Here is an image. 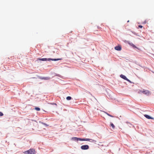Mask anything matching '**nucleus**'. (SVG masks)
Listing matches in <instances>:
<instances>
[{
    "instance_id": "f8f14e48",
    "label": "nucleus",
    "mask_w": 154,
    "mask_h": 154,
    "mask_svg": "<svg viewBox=\"0 0 154 154\" xmlns=\"http://www.w3.org/2000/svg\"><path fill=\"white\" fill-rule=\"evenodd\" d=\"M110 126L112 127V128L113 129H114L115 128V126L112 123H110Z\"/></svg>"
},
{
    "instance_id": "f3484780",
    "label": "nucleus",
    "mask_w": 154,
    "mask_h": 154,
    "mask_svg": "<svg viewBox=\"0 0 154 154\" xmlns=\"http://www.w3.org/2000/svg\"><path fill=\"white\" fill-rule=\"evenodd\" d=\"M143 90H140L138 91L139 93H143Z\"/></svg>"
},
{
    "instance_id": "7ed1b4c3",
    "label": "nucleus",
    "mask_w": 154,
    "mask_h": 154,
    "mask_svg": "<svg viewBox=\"0 0 154 154\" xmlns=\"http://www.w3.org/2000/svg\"><path fill=\"white\" fill-rule=\"evenodd\" d=\"M142 93L145 94L149 95L150 94V92L149 91L143 89Z\"/></svg>"
},
{
    "instance_id": "6ab92c4d",
    "label": "nucleus",
    "mask_w": 154,
    "mask_h": 154,
    "mask_svg": "<svg viewBox=\"0 0 154 154\" xmlns=\"http://www.w3.org/2000/svg\"><path fill=\"white\" fill-rule=\"evenodd\" d=\"M138 27L140 28H142L143 27V26L141 25H139Z\"/></svg>"
},
{
    "instance_id": "0eeeda50",
    "label": "nucleus",
    "mask_w": 154,
    "mask_h": 154,
    "mask_svg": "<svg viewBox=\"0 0 154 154\" xmlns=\"http://www.w3.org/2000/svg\"><path fill=\"white\" fill-rule=\"evenodd\" d=\"M144 116L146 117V118L149 119H154L152 117L150 116H149V115H144Z\"/></svg>"
},
{
    "instance_id": "a211bd4d",
    "label": "nucleus",
    "mask_w": 154,
    "mask_h": 154,
    "mask_svg": "<svg viewBox=\"0 0 154 154\" xmlns=\"http://www.w3.org/2000/svg\"><path fill=\"white\" fill-rule=\"evenodd\" d=\"M3 115V113L2 112H0V116H2Z\"/></svg>"
},
{
    "instance_id": "39448f33",
    "label": "nucleus",
    "mask_w": 154,
    "mask_h": 154,
    "mask_svg": "<svg viewBox=\"0 0 154 154\" xmlns=\"http://www.w3.org/2000/svg\"><path fill=\"white\" fill-rule=\"evenodd\" d=\"M80 141H90V139L88 138H85V139H82L80 138H78V140Z\"/></svg>"
},
{
    "instance_id": "20e7f679",
    "label": "nucleus",
    "mask_w": 154,
    "mask_h": 154,
    "mask_svg": "<svg viewBox=\"0 0 154 154\" xmlns=\"http://www.w3.org/2000/svg\"><path fill=\"white\" fill-rule=\"evenodd\" d=\"M120 76L121 78L124 79H125L128 81L130 82V81L128 79L125 75L122 74L120 75Z\"/></svg>"
},
{
    "instance_id": "f257e3e1",
    "label": "nucleus",
    "mask_w": 154,
    "mask_h": 154,
    "mask_svg": "<svg viewBox=\"0 0 154 154\" xmlns=\"http://www.w3.org/2000/svg\"><path fill=\"white\" fill-rule=\"evenodd\" d=\"M23 153L25 154H35V149H31L29 150L24 152Z\"/></svg>"
},
{
    "instance_id": "1a4fd4ad",
    "label": "nucleus",
    "mask_w": 154,
    "mask_h": 154,
    "mask_svg": "<svg viewBox=\"0 0 154 154\" xmlns=\"http://www.w3.org/2000/svg\"><path fill=\"white\" fill-rule=\"evenodd\" d=\"M40 78L41 79H44L45 80H47L49 79L48 77H40Z\"/></svg>"
},
{
    "instance_id": "412c9836",
    "label": "nucleus",
    "mask_w": 154,
    "mask_h": 154,
    "mask_svg": "<svg viewBox=\"0 0 154 154\" xmlns=\"http://www.w3.org/2000/svg\"><path fill=\"white\" fill-rule=\"evenodd\" d=\"M129 22V20H128V22Z\"/></svg>"
},
{
    "instance_id": "ddd939ff",
    "label": "nucleus",
    "mask_w": 154,
    "mask_h": 154,
    "mask_svg": "<svg viewBox=\"0 0 154 154\" xmlns=\"http://www.w3.org/2000/svg\"><path fill=\"white\" fill-rule=\"evenodd\" d=\"M72 99V97L70 96H68L66 97V99L67 100H71Z\"/></svg>"
},
{
    "instance_id": "f03ea898",
    "label": "nucleus",
    "mask_w": 154,
    "mask_h": 154,
    "mask_svg": "<svg viewBox=\"0 0 154 154\" xmlns=\"http://www.w3.org/2000/svg\"><path fill=\"white\" fill-rule=\"evenodd\" d=\"M81 148L83 150L88 149L89 148V146L88 145H84L81 146Z\"/></svg>"
},
{
    "instance_id": "9b49d317",
    "label": "nucleus",
    "mask_w": 154,
    "mask_h": 154,
    "mask_svg": "<svg viewBox=\"0 0 154 154\" xmlns=\"http://www.w3.org/2000/svg\"><path fill=\"white\" fill-rule=\"evenodd\" d=\"M39 60H42V61H46V60H48V59L45 58H41L39 59Z\"/></svg>"
},
{
    "instance_id": "423d86ee",
    "label": "nucleus",
    "mask_w": 154,
    "mask_h": 154,
    "mask_svg": "<svg viewBox=\"0 0 154 154\" xmlns=\"http://www.w3.org/2000/svg\"><path fill=\"white\" fill-rule=\"evenodd\" d=\"M115 49L117 51H120L121 50V48L120 46H116L115 47Z\"/></svg>"
},
{
    "instance_id": "aec40b11",
    "label": "nucleus",
    "mask_w": 154,
    "mask_h": 154,
    "mask_svg": "<svg viewBox=\"0 0 154 154\" xmlns=\"http://www.w3.org/2000/svg\"><path fill=\"white\" fill-rule=\"evenodd\" d=\"M143 23H144V24H145L146 23V20H145L143 22Z\"/></svg>"
},
{
    "instance_id": "dca6fc26",
    "label": "nucleus",
    "mask_w": 154,
    "mask_h": 154,
    "mask_svg": "<svg viewBox=\"0 0 154 154\" xmlns=\"http://www.w3.org/2000/svg\"><path fill=\"white\" fill-rule=\"evenodd\" d=\"M105 113H106V114L108 116H110V117H113V116H112L111 115H110L109 114V113H107V112H105Z\"/></svg>"
},
{
    "instance_id": "6e6552de",
    "label": "nucleus",
    "mask_w": 154,
    "mask_h": 154,
    "mask_svg": "<svg viewBox=\"0 0 154 154\" xmlns=\"http://www.w3.org/2000/svg\"><path fill=\"white\" fill-rule=\"evenodd\" d=\"M61 59H51V58H48V60L49 61L50 60H54V61H57L59 60H60Z\"/></svg>"
},
{
    "instance_id": "9d476101",
    "label": "nucleus",
    "mask_w": 154,
    "mask_h": 154,
    "mask_svg": "<svg viewBox=\"0 0 154 154\" xmlns=\"http://www.w3.org/2000/svg\"><path fill=\"white\" fill-rule=\"evenodd\" d=\"M129 44L131 46H132L133 48H137V47L134 44H133L132 43H129Z\"/></svg>"
},
{
    "instance_id": "2eb2a0df",
    "label": "nucleus",
    "mask_w": 154,
    "mask_h": 154,
    "mask_svg": "<svg viewBox=\"0 0 154 154\" xmlns=\"http://www.w3.org/2000/svg\"><path fill=\"white\" fill-rule=\"evenodd\" d=\"M35 109L37 111H40V108L38 107H36L35 108Z\"/></svg>"
},
{
    "instance_id": "4468645a",
    "label": "nucleus",
    "mask_w": 154,
    "mask_h": 154,
    "mask_svg": "<svg viewBox=\"0 0 154 154\" xmlns=\"http://www.w3.org/2000/svg\"><path fill=\"white\" fill-rule=\"evenodd\" d=\"M72 139L73 140H78V138L76 137H73Z\"/></svg>"
}]
</instances>
